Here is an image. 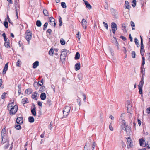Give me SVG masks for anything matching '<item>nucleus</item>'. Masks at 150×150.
<instances>
[{
    "label": "nucleus",
    "mask_w": 150,
    "mask_h": 150,
    "mask_svg": "<svg viewBox=\"0 0 150 150\" xmlns=\"http://www.w3.org/2000/svg\"><path fill=\"white\" fill-rule=\"evenodd\" d=\"M39 62L38 61H36L33 64V67L34 68H36L38 66Z\"/></svg>",
    "instance_id": "21"
},
{
    "label": "nucleus",
    "mask_w": 150,
    "mask_h": 150,
    "mask_svg": "<svg viewBox=\"0 0 150 150\" xmlns=\"http://www.w3.org/2000/svg\"><path fill=\"white\" fill-rule=\"evenodd\" d=\"M37 93L36 92H34L33 93H32L31 96V97L32 98L35 99L36 100V97H37Z\"/></svg>",
    "instance_id": "22"
},
{
    "label": "nucleus",
    "mask_w": 150,
    "mask_h": 150,
    "mask_svg": "<svg viewBox=\"0 0 150 150\" xmlns=\"http://www.w3.org/2000/svg\"><path fill=\"white\" fill-rule=\"evenodd\" d=\"M109 129L111 131H113V129L112 126L111 125V123H110L109 125Z\"/></svg>",
    "instance_id": "58"
},
{
    "label": "nucleus",
    "mask_w": 150,
    "mask_h": 150,
    "mask_svg": "<svg viewBox=\"0 0 150 150\" xmlns=\"http://www.w3.org/2000/svg\"><path fill=\"white\" fill-rule=\"evenodd\" d=\"M144 71L145 69L144 68V67H141V72L142 74H145Z\"/></svg>",
    "instance_id": "38"
},
{
    "label": "nucleus",
    "mask_w": 150,
    "mask_h": 150,
    "mask_svg": "<svg viewBox=\"0 0 150 150\" xmlns=\"http://www.w3.org/2000/svg\"><path fill=\"white\" fill-rule=\"evenodd\" d=\"M59 26H61L62 25V18L60 17H59Z\"/></svg>",
    "instance_id": "53"
},
{
    "label": "nucleus",
    "mask_w": 150,
    "mask_h": 150,
    "mask_svg": "<svg viewBox=\"0 0 150 150\" xmlns=\"http://www.w3.org/2000/svg\"><path fill=\"white\" fill-rule=\"evenodd\" d=\"M111 27L112 32L114 34L117 29V26L114 22H112L111 24Z\"/></svg>",
    "instance_id": "5"
},
{
    "label": "nucleus",
    "mask_w": 150,
    "mask_h": 150,
    "mask_svg": "<svg viewBox=\"0 0 150 150\" xmlns=\"http://www.w3.org/2000/svg\"><path fill=\"white\" fill-rule=\"evenodd\" d=\"M6 93H4L1 95V98L2 99H4L5 98V96L6 94Z\"/></svg>",
    "instance_id": "57"
},
{
    "label": "nucleus",
    "mask_w": 150,
    "mask_h": 150,
    "mask_svg": "<svg viewBox=\"0 0 150 150\" xmlns=\"http://www.w3.org/2000/svg\"><path fill=\"white\" fill-rule=\"evenodd\" d=\"M103 24L104 26L105 27L107 30H108V26L107 24L104 22H103Z\"/></svg>",
    "instance_id": "46"
},
{
    "label": "nucleus",
    "mask_w": 150,
    "mask_h": 150,
    "mask_svg": "<svg viewBox=\"0 0 150 150\" xmlns=\"http://www.w3.org/2000/svg\"><path fill=\"white\" fill-rule=\"evenodd\" d=\"M36 107L35 105L33 104L32 107L31 108V112L32 114L34 116H35L36 115Z\"/></svg>",
    "instance_id": "7"
},
{
    "label": "nucleus",
    "mask_w": 150,
    "mask_h": 150,
    "mask_svg": "<svg viewBox=\"0 0 150 150\" xmlns=\"http://www.w3.org/2000/svg\"><path fill=\"white\" fill-rule=\"evenodd\" d=\"M125 126V130L127 134H130L131 132V130L130 129V127L126 125L125 123L124 125H123Z\"/></svg>",
    "instance_id": "11"
},
{
    "label": "nucleus",
    "mask_w": 150,
    "mask_h": 150,
    "mask_svg": "<svg viewBox=\"0 0 150 150\" xmlns=\"http://www.w3.org/2000/svg\"><path fill=\"white\" fill-rule=\"evenodd\" d=\"M33 92L32 90L30 88L26 89L25 91V93L28 95L31 94Z\"/></svg>",
    "instance_id": "20"
},
{
    "label": "nucleus",
    "mask_w": 150,
    "mask_h": 150,
    "mask_svg": "<svg viewBox=\"0 0 150 150\" xmlns=\"http://www.w3.org/2000/svg\"><path fill=\"white\" fill-rule=\"evenodd\" d=\"M45 131H44L43 133L40 136V137L41 138H44V135H45Z\"/></svg>",
    "instance_id": "60"
},
{
    "label": "nucleus",
    "mask_w": 150,
    "mask_h": 150,
    "mask_svg": "<svg viewBox=\"0 0 150 150\" xmlns=\"http://www.w3.org/2000/svg\"><path fill=\"white\" fill-rule=\"evenodd\" d=\"M25 39L27 40L28 42L29 43L30 41L32 38V33L31 32H27L25 36Z\"/></svg>",
    "instance_id": "3"
},
{
    "label": "nucleus",
    "mask_w": 150,
    "mask_h": 150,
    "mask_svg": "<svg viewBox=\"0 0 150 150\" xmlns=\"http://www.w3.org/2000/svg\"><path fill=\"white\" fill-rule=\"evenodd\" d=\"M136 0H133L132 1V3H133V4H132V6L133 7H134L136 6Z\"/></svg>",
    "instance_id": "45"
},
{
    "label": "nucleus",
    "mask_w": 150,
    "mask_h": 150,
    "mask_svg": "<svg viewBox=\"0 0 150 150\" xmlns=\"http://www.w3.org/2000/svg\"><path fill=\"white\" fill-rule=\"evenodd\" d=\"M140 145L141 146L145 147L147 146V144L145 142V140H144L143 139H140L139 140Z\"/></svg>",
    "instance_id": "9"
},
{
    "label": "nucleus",
    "mask_w": 150,
    "mask_h": 150,
    "mask_svg": "<svg viewBox=\"0 0 150 150\" xmlns=\"http://www.w3.org/2000/svg\"><path fill=\"white\" fill-rule=\"evenodd\" d=\"M15 4L16 5H18L19 2V0H14Z\"/></svg>",
    "instance_id": "63"
},
{
    "label": "nucleus",
    "mask_w": 150,
    "mask_h": 150,
    "mask_svg": "<svg viewBox=\"0 0 150 150\" xmlns=\"http://www.w3.org/2000/svg\"><path fill=\"white\" fill-rule=\"evenodd\" d=\"M4 26L6 28H8V23L7 21H5L4 23Z\"/></svg>",
    "instance_id": "41"
},
{
    "label": "nucleus",
    "mask_w": 150,
    "mask_h": 150,
    "mask_svg": "<svg viewBox=\"0 0 150 150\" xmlns=\"http://www.w3.org/2000/svg\"><path fill=\"white\" fill-rule=\"evenodd\" d=\"M79 33V32H78V33L76 35V37L79 39H80V36Z\"/></svg>",
    "instance_id": "61"
},
{
    "label": "nucleus",
    "mask_w": 150,
    "mask_h": 150,
    "mask_svg": "<svg viewBox=\"0 0 150 150\" xmlns=\"http://www.w3.org/2000/svg\"><path fill=\"white\" fill-rule=\"evenodd\" d=\"M43 13L44 15L45 16H49V13L48 11L46 9H44L43 11Z\"/></svg>",
    "instance_id": "27"
},
{
    "label": "nucleus",
    "mask_w": 150,
    "mask_h": 150,
    "mask_svg": "<svg viewBox=\"0 0 150 150\" xmlns=\"http://www.w3.org/2000/svg\"><path fill=\"white\" fill-rule=\"evenodd\" d=\"M71 109V107L69 106H66L63 110V117H61L62 119L63 117H67L69 114L70 110Z\"/></svg>",
    "instance_id": "2"
},
{
    "label": "nucleus",
    "mask_w": 150,
    "mask_h": 150,
    "mask_svg": "<svg viewBox=\"0 0 150 150\" xmlns=\"http://www.w3.org/2000/svg\"><path fill=\"white\" fill-rule=\"evenodd\" d=\"M45 87L44 86H42L39 89V91H40L41 92H43L45 91Z\"/></svg>",
    "instance_id": "37"
},
{
    "label": "nucleus",
    "mask_w": 150,
    "mask_h": 150,
    "mask_svg": "<svg viewBox=\"0 0 150 150\" xmlns=\"http://www.w3.org/2000/svg\"><path fill=\"white\" fill-rule=\"evenodd\" d=\"M60 42L61 44L62 45H64L65 44V42L63 38H61L60 39Z\"/></svg>",
    "instance_id": "35"
},
{
    "label": "nucleus",
    "mask_w": 150,
    "mask_h": 150,
    "mask_svg": "<svg viewBox=\"0 0 150 150\" xmlns=\"http://www.w3.org/2000/svg\"><path fill=\"white\" fill-rule=\"evenodd\" d=\"M135 52L134 51H132V56L133 58H134L135 57Z\"/></svg>",
    "instance_id": "47"
},
{
    "label": "nucleus",
    "mask_w": 150,
    "mask_h": 150,
    "mask_svg": "<svg viewBox=\"0 0 150 150\" xmlns=\"http://www.w3.org/2000/svg\"><path fill=\"white\" fill-rule=\"evenodd\" d=\"M48 25V23L47 22H46L44 25V28L43 30H45L46 28L47 27Z\"/></svg>",
    "instance_id": "51"
},
{
    "label": "nucleus",
    "mask_w": 150,
    "mask_h": 150,
    "mask_svg": "<svg viewBox=\"0 0 150 150\" xmlns=\"http://www.w3.org/2000/svg\"><path fill=\"white\" fill-rule=\"evenodd\" d=\"M36 25L39 27H40L41 25V23L40 20H37L36 21Z\"/></svg>",
    "instance_id": "33"
},
{
    "label": "nucleus",
    "mask_w": 150,
    "mask_h": 150,
    "mask_svg": "<svg viewBox=\"0 0 150 150\" xmlns=\"http://www.w3.org/2000/svg\"><path fill=\"white\" fill-rule=\"evenodd\" d=\"M134 42L137 45V47H138V45H139V43L138 39L137 38L135 39Z\"/></svg>",
    "instance_id": "49"
},
{
    "label": "nucleus",
    "mask_w": 150,
    "mask_h": 150,
    "mask_svg": "<svg viewBox=\"0 0 150 150\" xmlns=\"http://www.w3.org/2000/svg\"><path fill=\"white\" fill-rule=\"evenodd\" d=\"M19 7L15 8L16 13H18V11H19Z\"/></svg>",
    "instance_id": "59"
},
{
    "label": "nucleus",
    "mask_w": 150,
    "mask_h": 150,
    "mask_svg": "<svg viewBox=\"0 0 150 150\" xmlns=\"http://www.w3.org/2000/svg\"><path fill=\"white\" fill-rule=\"evenodd\" d=\"M125 117V115L124 113H122L121 114V116L119 119V121L121 122L122 125H124L125 123V120H124Z\"/></svg>",
    "instance_id": "8"
},
{
    "label": "nucleus",
    "mask_w": 150,
    "mask_h": 150,
    "mask_svg": "<svg viewBox=\"0 0 150 150\" xmlns=\"http://www.w3.org/2000/svg\"><path fill=\"white\" fill-rule=\"evenodd\" d=\"M6 130H5V128H4L1 131V135H2V138H3V137H5L6 136Z\"/></svg>",
    "instance_id": "23"
},
{
    "label": "nucleus",
    "mask_w": 150,
    "mask_h": 150,
    "mask_svg": "<svg viewBox=\"0 0 150 150\" xmlns=\"http://www.w3.org/2000/svg\"><path fill=\"white\" fill-rule=\"evenodd\" d=\"M54 51L55 52L54 54L57 56L58 55L57 52L58 51V50L57 49H54Z\"/></svg>",
    "instance_id": "56"
},
{
    "label": "nucleus",
    "mask_w": 150,
    "mask_h": 150,
    "mask_svg": "<svg viewBox=\"0 0 150 150\" xmlns=\"http://www.w3.org/2000/svg\"><path fill=\"white\" fill-rule=\"evenodd\" d=\"M122 30L124 33H127V30L126 29V24L125 23H123L122 24Z\"/></svg>",
    "instance_id": "16"
},
{
    "label": "nucleus",
    "mask_w": 150,
    "mask_h": 150,
    "mask_svg": "<svg viewBox=\"0 0 150 150\" xmlns=\"http://www.w3.org/2000/svg\"><path fill=\"white\" fill-rule=\"evenodd\" d=\"M14 103H10L7 106L8 110L10 111V114L11 115L15 114L17 112L18 107L16 105H14Z\"/></svg>",
    "instance_id": "1"
},
{
    "label": "nucleus",
    "mask_w": 150,
    "mask_h": 150,
    "mask_svg": "<svg viewBox=\"0 0 150 150\" xmlns=\"http://www.w3.org/2000/svg\"><path fill=\"white\" fill-rule=\"evenodd\" d=\"M139 91V93L141 95V96H142V88L138 87Z\"/></svg>",
    "instance_id": "40"
},
{
    "label": "nucleus",
    "mask_w": 150,
    "mask_h": 150,
    "mask_svg": "<svg viewBox=\"0 0 150 150\" xmlns=\"http://www.w3.org/2000/svg\"><path fill=\"white\" fill-rule=\"evenodd\" d=\"M131 108V106L130 104V102L129 101L127 103V110L130 109Z\"/></svg>",
    "instance_id": "48"
},
{
    "label": "nucleus",
    "mask_w": 150,
    "mask_h": 150,
    "mask_svg": "<svg viewBox=\"0 0 150 150\" xmlns=\"http://www.w3.org/2000/svg\"><path fill=\"white\" fill-rule=\"evenodd\" d=\"M8 62H7L5 64L4 67V69H3V73L4 72V73H5L6 71L8 70Z\"/></svg>",
    "instance_id": "17"
},
{
    "label": "nucleus",
    "mask_w": 150,
    "mask_h": 150,
    "mask_svg": "<svg viewBox=\"0 0 150 150\" xmlns=\"http://www.w3.org/2000/svg\"><path fill=\"white\" fill-rule=\"evenodd\" d=\"M80 68V64L79 62L76 63L75 65V69L76 71L79 70Z\"/></svg>",
    "instance_id": "15"
},
{
    "label": "nucleus",
    "mask_w": 150,
    "mask_h": 150,
    "mask_svg": "<svg viewBox=\"0 0 150 150\" xmlns=\"http://www.w3.org/2000/svg\"><path fill=\"white\" fill-rule=\"evenodd\" d=\"M120 144L122 148H124L125 147V144L122 141H121L120 142Z\"/></svg>",
    "instance_id": "50"
},
{
    "label": "nucleus",
    "mask_w": 150,
    "mask_h": 150,
    "mask_svg": "<svg viewBox=\"0 0 150 150\" xmlns=\"http://www.w3.org/2000/svg\"><path fill=\"white\" fill-rule=\"evenodd\" d=\"M144 84V81L141 80L139 82V85H138V87L142 88Z\"/></svg>",
    "instance_id": "29"
},
{
    "label": "nucleus",
    "mask_w": 150,
    "mask_h": 150,
    "mask_svg": "<svg viewBox=\"0 0 150 150\" xmlns=\"http://www.w3.org/2000/svg\"><path fill=\"white\" fill-rule=\"evenodd\" d=\"M85 5L87 8L91 10L92 8V7L90 4L86 1L85 0Z\"/></svg>",
    "instance_id": "13"
},
{
    "label": "nucleus",
    "mask_w": 150,
    "mask_h": 150,
    "mask_svg": "<svg viewBox=\"0 0 150 150\" xmlns=\"http://www.w3.org/2000/svg\"><path fill=\"white\" fill-rule=\"evenodd\" d=\"M145 58L144 57H142V66H143L145 64Z\"/></svg>",
    "instance_id": "42"
},
{
    "label": "nucleus",
    "mask_w": 150,
    "mask_h": 150,
    "mask_svg": "<svg viewBox=\"0 0 150 150\" xmlns=\"http://www.w3.org/2000/svg\"><path fill=\"white\" fill-rule=\"evenodd\" d=\"M49 23L52 26L55 27L56 25V23L55 22V19L52 17H51L49 18Z\"/></svg>",
    "instance_id": "4"
},
{
    "label": "nucleus",
    "mask_w": 150,
    "mask_h": 150,
    "mask_svg": "<svg viewBox=\"0 0 150 150\" xmlns=\"http://www.w3.org/2000/svg\"><path fill=\"white\" fill-rule=\"evenodd\" d=\"M7 19L9 23H11V24H13L12 22L11 21V20H10V19L8 14L7 15Z\"/></svg>",
    "instance_id": "55"
},
{
    "label": "nucleus",
    "mask_w": 150,
    "mask_h": 150,
    "mask_svg": "<svg viewBox=\"0 0 150 150\" xmlns=\"http://www.w3.org/2000/svg\"><path fill=\"white\" fill-rule=\"evenodd\" d=\"M146 111L148 113H150V107L148 108L146 110Z\"/></svg>",
    "instance_id": "64"
},
{
    "label": "nucleus",
    "mask_w": 150,
    "mask_h": 150,
    "mask_svg": "<svg viewBox=\"0 0 150 150\" xmlns=\"http://www.w3.org/2000/svg\"><path fill=\"white\" fill-rule=\"evenodd\" d=\"M140 52L141 55L142 56H143L144 54L145 51L144 48L143 43L142 42V41L141 43V49L140 50Z\"/></svg>",
    "instance_id": "10"
},
{
    "label": "nucleus",
    "mask_w": 150,
    "mask_h": 150,
    "mask_svg": "<svg viewBox=\"0 0 150 150\" xmlns=\"http://www.w3.org/2000/svg\"><path fill=\"white\" fill-rule=\"evenodd\" d=\"M28 99L25 98H23L22 100L21 101L22 103L23 104H25L26 103H28Z\"/></svg>",
    "instance_id": "26"
},
{
    "label": "nucleus",
    "mask_w": 150,
    "mask_h": 150,
    "mask_svg": "<svg viewBox=\"0 0 150 150\" xmlns=\"http://www.w3.org/2000/svg\"><path fill=\"white\" fill-rule=\"evenodd\" d=\"M130 23L131 26L132 27V29L133 30H134L135 28H133V27L135 26L134 23L132 21H131Z\"/></svg>",
    "instance_id": "43"
},
{
    "label": "nucleus",
    "mask_w": 150,
    "mask_h": 150,
    "mask_svg": "<svg viewBox=\"0 0 150 150\" xmlns=\"http://www.w3.org/2000/svg\"><path fill=\"white\" fill-rule=\"evenodd\" d=\"M80 58V54L78 52H77L74 57L76 60H77L79 59Z\"/></svg>",
    "instance_id": "28"
},
{
    "label": "nucleus",
    "mask_w": 150,
    "mask_h": 150,
    "mask_svg": "<svg viewBox=\"0 0 150 150\" xmlns=\"http://www.w3.org/2000/svg\"><path fill=\"white\" fill-rule=\"evenodd\" d=\"M52 32V31L50 29H48L47 31V32L49 33V34H50Z\"/></svg>",
    "instance_id": "62"
},
{
    "label": "nucleus",
    "mask_w": 150,
    "mask_h": 150,
    "mask_svg": "<svg viewBox=\"0 0 150 150\" xmlns=\"http://www.w3.org/2000/svg\"><path fill=\"white\" fill-rule=\"evenodd\" d=\"M4 45L5 46V47H6V48H9L10 46L9 41L5 42L4 43Z\"/></svg>",
    "instance_id": "25"
},
{
    "label": "nucleus",
    "mask_w": 150,
    "mask_h": 150,
    "mask_svg": "<svg viewBox=\"0 0 150 150\" xmlns=\"http://www.w3.org/2000/svg\"><path fill=\"white\" fill-rule=\"evenodd\" d=\"M28 121L30 123H33L34 122V119L33 117L30 116L28 118Z\"/></svg>",
    "instance_id": "24"
},
{
    "label": "nucleus",
    "mask_w": 150,
    "mask_h": 150,
    "mask_svg": "<svg viewBox=\"0 0 150 150\" xmlns=\"http://www.w3.org/2000/svg\"><path fill=\"white\" fill-rule=\"evenodd\" d=\"M61 53V54L60 56V58H61V57L62 54L64 55L65 56H66L67 53V50L65 49H62V50Z\"/></svg>",
    "instance_id": "18"
},
{
    "label": "nucleus",
    "mask_w": 150,
    "mask_h": 150,
    "mask_svg": "<svg viewBox=\"0 0 150 150\" xmlns=\"http://www.w3.org/2000/svg\"><path fill=\"white\" fill-rule=\"evenodd\" d=\"M6 144L4 146V148L5 149H7L9 146V142L7 141L6 142Z\"/></svg>",
    "instance_id": "34"
},
{
    "label": "nucleus",
    "mask_w": 150,
    "mask_h": 150,
    "mask_svg": "<svg viewBox=\"0 0 150 150\" xmlns=\"http://www.w3.org/2000/svg\"><path fill=\"white\" fill-rule=\"evenodd\" d=\"M127 139V146L128 148H129L133 146V144L132 142L131 139L130 137H128Z\"/></svg>",
    "instance_id": "6"
},
{
    "label": "nucleus",
    "mask_w": 150,
    "mask_h": 150,
    "mask_svg": "<svg viewBox=\"0 0 150 150\" xmlns=\"http://www.w3.org/2000/svg\"><path fill=\"white\" fill-rule=\"evenodd\" d=\"M15 128L17 130H19L21 129V126L19 125H15Z\"/></svg>",
    "instance_id": "32"
},
{
    "label": "nucleus",
    "mask_w": 150,
    "mask_h": 150,
    "mask_svg": "<svg viewBox=\"0 0 150 150\" xmlns=\"http://www.w3.org/2000/svg\"><path fill=\"white\" fill-rule=\"evenodd\" d=\"M16 122L18 124L21 125L23 122V119L22 117H18L16 119Z\"/></svg>",
    "instance_id": "12"
},
{
    "label": "nucleus",
    "mask_w": 150,
    "mask_h": 150,
    "mask_svg": "<svg viewBox=\"0 0 150 150\" xmlns=\"http://www.w3.org/2000/svg\"><path fill=\"white\" fill-rule=\"evenodd\" d=\"M81 76V74L79 73L78 74V77L80 80H81L82 79V78Z\"/></svg>",
    "instance_id": "52"
},
{
    "label": "nucleus",
    "mask_w": 150,
    "mask_h": 150,
    "mask_svg": "<svg viewBox=\"0 0 150 150\" xmlns=\"http://www.w3.org/2000/svg\"><path fill=\"white\" fill-rule=\"evenodd\" d=\"M21 63V62L18 60L17 62H16V65L17 66L20 67Z\"/></svg>",
    "instance_id": "44"
},
{
    "label": "nucleus",
    "mask_w": 150,
    "mask_h": 150,
    "mask_svg": "<svg viewBox=\"0 0 150 150\" xmlns=\"http://www.w3.org/2000/svg\"><path fill=\"white\" fill-rule=\"evenodd\" d=\"M61 6L63 8H65L66 7V4L64 2H61Z\"/></svg>",
    "instance_id": "39"
},
{
    "label": "nucleus",
    "mask_w": 150,
    "mask_h": 150,
    "mask_svg": "<svg viewBox=\"0 0 150 150\" xmlns=\"http://www.w3.org/2000/svg\"><path fill=\"white\" fill-rule=\"evenodd\" d=\"M54 50L52 48H51L50 50L49 51V54L50 55H52L54 53Z\"/></svg>",
    "instance_id": "30"
},
{
    "label": "nucleus",
    "mask_w": 150,
    "mask_h": 150,
    "mask_svg": "<svg viewBox=\"0 0 150 150\" xmlns=\"http://www.w3.org/2000/svg\"><path fill=\"white\" fill-rule=\"evenodd\" d=\"M124 6L125 9H127L129 10L130 6L129 2L127 1H125Z\"/></svg>",
    "instance_id": "14"
},
{
    "label": "nucleus",
    "mask_w": 150,
    "mask_h": 150,
    "mask_svg": "<svg viewBox=\"0 0 150 150\" xmlns=\"http://www.w3.org/2000/svg\"><path fill=\"white\" fill-rule=\"evenodd\" d=\"M120 38L122 39L123 41H125L127 40L126 38L125 37L123 36H120Z\"/></svg>",
    "instance_id": "54"
},
{
    "label": "nucleus",
    "mask_w": 150,
    "mask_h": 150,
    "mask_svg": "<svg viewBox=\"0 0 150 150\" xmlns=\"http://www.w3.org/2000/svg\"><path fill=\"white\" fill-rule=\"evenodd\" d=\"M40 97L42 100H45V99L46 97V94L45 93H42L40 95Z\"/></svg>",
    "instance_id": "19"
},
{
    "label": "nucleus",
    "mask_w": 150,
    "mask_h": 150,
    "mask_svg": "<svg viewBox=\"0 0 150 150\" xmlns=\"http://www.w3.org/2000/svg\"><path fill=\"white\" fill-rule=\"evenodd\" d=\"M43 79H42L41 81H39L38 83H37V84H39L40 86H41L43 84Z\"/></svg>",
    "instance_id": "36"
},
{
    "label": "nucleus",
    "mask_w": 150,
    "mask_h": 150,
    "mask_svg": "<svg viewBox=\"0 0 150 150\" xmlns=\"http://www.w3.org/2000/svg\"><path fill=\"white\" fill-rule=\"evenodd\" d=\"M114 39L115 41V45L117 47V49L118 50H120V48L119 47V45H118V42L117 41V40H116V38H114Z\"/></svg>",
    "instance_id": "31"
}]
</instances>
